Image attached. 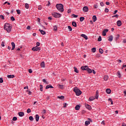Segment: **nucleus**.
Segmentation results:
<instances>
[{"label":"nucleus","mask_w":126,"mask_h":126,"mask_svg":"<svg viewBox=\"0 0 126 126\" xmlns=\"http://www.w3.org/2000/svg\"><path fill=\"white\" fill-rule=\"evenodd\" d=\"M53 28L55 31H57V30H58V27L57 26H54Z\"/></svg>","instance_id":"c9c22d12"},{"label":"nucleus","mask_w":126,"mask_h":126,"mask_svg":"<svg viewBox=\"0 0 126 126\" xmlns=\"http://www.w3.org/2000/svg\"><path fill=\"white\" fill-rule=\"evenodd\" d=\"M27 29L28 30H30V29H31V27H30V26H28L27 27Z\"/></svg>","instance_id":"5fc2aeb1"},{"label":"nucleus","mask_w":126,"mask_h":126,"mask_svg":"<svg viewBox=\"0 0 126 126\" xmlns=\"http://www.w3.org/2000/svg\"><path fill=\"white\" fill-rule=\"evenodd\" d=\"M29 119L30 121H34V118H33L32 116H30Z\"/></svg>","instance_id":"7c9ffc66"},{"label":"nucleus","mask_w":126,"mask_h":126,"mask_svg":"<svg viewBox=\"0 0 126 126\" xmlns=\"http://www.w3.org/2000/svg\"><path fill=\"white\" fill-rule=\"evenodd\" d=\"M85 18H84V17H81L80 18V21L81 22H82V21H83L84 20Z\"/></svg>","instance_id":"c756f323"},{"label":"nucleus","mask_w":126,"mask_h":126,"mask_svg":"<svg viewBox=\"0 0 126 126\" xmlns=\"http://www.w3.org/2000/svg\"><path fill=\"white\" fill-rule=\"evenodd\" d=\"M105 12H109V9L106 8L105 9Z\"/></svg>","instance_id":"864d4df0"},{"label":"nucleus","mask_w":126,"mask_h":126,"mask_svg":"<svg viewBox=\"0 0 126 126\" xmlns=\"http://www.w3.org/2000/svg\"><path fill=\"white\" fill-rule=\"evenodd\" d=\"M12 45V49L11 50L13 51V50H14L15 49V43H14L13 42L11 43Z\"/></svg>","instance_id":"9b49d317"},{"label":"nucleus","mask_w":126,"mask_h":126,"mask_svg":"<svg viewBox=\"0 0 126 126\" xmlns=\"http://www.w3.org/2000/svg\"><path fill=\"white\" fill-rule=\"evenodd\" d=\"M39 119H40V116H39V115L36 114L35 115V121H36V122H38L39 121Z\"/></svg>","instance_id":"ddd939ff"},{"label":"nucleus","mask_w":126,"mask_h":126,"mask_svg":"<svg viewBox=\"0 0 126 126\" xmlns=\"http://www.w3.org/2000/svg\"><path fill=\"white\" fill-rule=\"evenodd\" d=\"M40 50H41V49L38 46H35L32 48V50L33 51V52H37V51H40Z\"/></svg>","instance_id":"39448f33"},{"label":"nucleus","mask_w":126,"mask_h":126,"mask_svg":"<svg viewBox=\"0 0 126 126\" xmlns=\"http://www.w3.org/2000/svg\"><path fill=\"white\" fill-rule=\"evenodd\" d=\"M40 66L41 67H42V68H45V62H43L41 63L40 64Z\"/></svg>","instance_id":"a211bd4d"},{"label":"nucleus","mask_w":126,"mask_h":126,"mask_svg":"<svg viewBox=\"0 0 126 126\" xmlns=\"http://www.w3.org/2000/svg\"><path fill=\"white\" fill-rule=\"evenodd\" d=\"M117 74L118 76H119V78H121V73L120 72V71H118L117 73Z\"/></svg>","instance_id":"473e14b6"},{"label":"nucleus","mask_w":126,"mask_h":126,"mask_svg":"<svg viewBox=\"0 0 126 126\" xmlns=\"http://www.w3.org/2000/svg\"><path fill=\"white\" fill-rule=\"evenodd\" d=\"M85 107L88 110H91V106L89 105V104H85Z\"/></svg>","instance_id":"4468645a"},{"label":"nucleus","mask_w":126,"mask_h":126,"mask_svg":"<svg viewBox=\"0 0 126 126\" xmlns=\"http://www.w3.org/2000/svg\"><path fill=\"white\" fill-rule=\"evenodd\" d=\"M58 87L60 89H63L64 86L63 85L58 84Z\"/></svg>","instance_id":"4be33fe9"},{"label":"nucleus","mask_w":126,"mask_h":126,"mask_svg":"<svg viewBox=\"0 0 126 126\" xmlns=\"http://www.w3.org/2000/svg\"><path fill=\"white\" fill-rule=\"evenodd\" d=\"M39 87H40V91H43V85H40Z\"/></svg>","instance_id":"4c0bfd02"},{"label":"nucleus","mask_w":126,"mask_h":126,"mask_svg":"<svg viewBox=\"0 0 126 126\" xmlns=\"http://www.w3.org/2000/svg\"><path fill=\"white\" fill-rule=\"evenodd\" d=\"M100 4L101 6H104V3H103V2H101Z\"/></svg>","instance_id":"052dcab7"},{"label":"nucleus","mask_w":126,"mask_h":126,"mask_svg":"<svg viewBox=\"0 0 126 126\" xmlns=\"http://www.w3.org/2000/svg\"><path fill=\"white\" fill-rule=\"evenodd\" d=\"M93 20L94 22H95L97 20V17L95 15L93 16Z\"/></svg>","instance_id":"6ab92c4d"},{"label":"nucleus","mask_w":126,"mask_h":126,"mask_svg":"<svg viewBox=\"0 0 126 126\" xmlns=\"http://www.w3.org/2000/svg\"><path fill=\"white\" fill-rule=\"evenodd\" d=\"M81 68L82 70H87V69H88V66H82Z\"/></svg>","instance_id":"0eeeda50"},{"label":"nucleus","mask_w":126,"mask_h":126,"mask_svg":"<svg viewBox=\"0 0 126 126\" xmlns=\"http://www.w3.org/2000/svg\"><path fill=\"white\" fill-rule=\"evenodd\" d=\"M87 71H88V73H92V69L88 68V69H87Z\"/></svg>","instance_id":"a878e982"},{"label":"nucleus","mask_w":126,"mask_h":126,"mask_svg":"<svg viewBox=\"0 0 126 126\" xmlns=\"http://www.w3.org/2000/svg\"><path fill=\"white\" fill-rule=\"evenodd\" d=\"M73 92H75L76 96H80L82 94V92L80 91L77 87L73 88Z\"/></svg>","instance_id":"7ed1b4c3"},{"label":"nucleus","mask_w":126,"mask_h":126,"mask_svg":"<svg viewBox=\"0 0 126 126\" xmlns=\"http://www.w3.org/2000/svg\"><path fill=\"white\" fill-rule=\"evenodd\" d=\"M50 85H47L45 87V89H49V88H50Z\"/></svg>","instance_id":"a18cd8bd"},{"label":"nucleus","mask_w":126,"mask_h":126,"mask_svg":"<svg viewBox=\"0 0 126 126\" xmlns=\"http://www.w3.org/2000/svg\"><path fill=\"white\" fill-rule=\"evenodd\" d=\"M103 79H104L105 81H107V80H108V79H109V76H108V75H107L104 76V77H103Z\"/></svg>","instance_id":"f3484780"},{"label":"nucleus","mask_w":126,"mask_h":126,"mask_svg":"<svg viewBox=\"0 0 126 126\" xmlns=\"http://www.w3.org/2000/svg\"><path fill=\"white\" fill-rule=\"evenodd\" d=\"M27 113H28V114H29V113H31V109L30 108L28 109Z\"/></svg>","instance_id":"a19ab883"},{"label":"nucleus","mask_w":126,"mask_h":126,"mask_svg":"<svg viewBox=\"0 0 126 126\" xmlns=\"http://www.w3.org/2000/svg\"><path fill=\"white\" fill-rule=\"evenodd\" d=\"M58 98L63 100V99H64V96H63V95H62L61 96H58Z\"/></svg>","instance_id":"c85d7f7f"},{"label":"nucleus","mask_w":126,"mask_h":126,"mask_svg":"<svg viewBox=\"0 0 126 126\" xmlns=\"http://www.w3.org/2000/svg\"><path fill=\"white\" fill-rule=\"evenodd\" d=\"M63 108H65V107H66V103H65L63 104Z\"/></svg>","instance_id":"69168bd1"},{"label":"nucleus","mask_w":126,"mask_h":126,"mask_svg":"<svg viewBox=\"0 0 126 126\" xmlns=\"http://www.w3.org/2000/svg\"><path fill=\"white\" fill-rule=\"evenodd\" d=\"M106 91L107 94H111V89H107Z\"/></svg>","instance_id":"5701e85b"},{"label":"nucleus","mask_w":126,"mask_h":126,"mask_svg":"<svg viewBox=\"0 0 126 126\" xmlns=\"http://www.w3.org/2000/svg\"><path fill=\"white\" fill-rule=\"evenodd\" d=\"M108 31H109V30L108 29L104 30L102 32V36H106V34L107 32H108Z\"/></svg>","instance_id":"6e6552de"},{"label":"nucleus","mask_w":126,"mask_h":126,"mask_svg":"<svg viewBox=\"0 0 126 126\" xmlns=\"http://www.w3.org/2000/svg\"><path fill=\"white\" fill-rule=\"evenodd\" d=\"M106 4L107 5H110V2H109V1L106 2Z\"/></svg>","instance_id":"e2e57ef3"},{"label":"nucleus","mask_w":126,"mask_h":126,"mask_svg":"<svg viewBox=\"0 0 126 126\" xmlns=\"http://www.w3.org/2000/svg\"><path fill=\"white\" fill-rule=\"evenodd\" d=\"M117 12H118V10H116L115 11H114V14H116V13H117Z\"/></svg>","instance_id":"774afa93"},{"label":"nucleus","mask_w":126,"mask_h":126,"mask_svg":"<svg viewBox=\"0 0 126 126\" xmlns=\"http://www.w3.org/2000/svg\"><path fill=\"white\" fill-rule=\"evenodd\" d=\"M1 46L2 47H4V42L2 41L1 42Z\"/></svg>","instance_id":"13d9d810"},{"label":"nucleus","mask_w":126,"mask_h":126,"mask_svg":"<svg viewBox=\"0 0 126 126\" xmlns=\"http://www.w3.org/2000/svg\"><path fill=\"white\" fill-rule=\"evenodd\" d=\"M123 43H126V39H123Z\"/></svg>","instance_id":"338daca9"},{"label":"nucleus","mask_w":126,"mask_h":126,"mask_svg":"<svg viewBox=\"0 0 126 126\" xmlns=\"http://www.w3.org/2000/svg\"><path fill=\"white\" fill-rule=\"evenodd\" d=\"M12 27L11 26H10V24L8 23H5L4 25V29L8 32V33L10 32V31H11Z\"/></svg>","instance_id":"f257e3e1"},{"label":"nucleus","mask_w":126,"mask_h":126,"mask_svg":"<svg viewBox=\"0 0 126 126\" xmlns=\"http://www.w3.org/2000/svg\"><path fill=\"white\" fill-rule=\"evenodd\" d=\"M13 121H17V117H14L13 118Z\"/></svg>","instance_id":"09e8293b"},{"label":"nucleus","mask_w":126,"mask_h":126,"mask_svg":"<svg viewBox=\"0 0 126 126\" xmlns=\"http://www.w3.org/2000/svg\"><path fill=\"white\" fill-rule=\"evenodd\" d=\"M89 10V9L88 8V7L85 6L83 8V11L84 12H88V11Z\"/></svg>","instance_id":"423d86ee"},{"label":"nucleus","mask_w":126,"mask_h":126,"mask_svg":"<svg viewBox=\"0 0 126 126\" xmlns=\"http://www.w3.org/2000/svg\"><path fill=\"white\" fill-rule=\"evenodd\" d=\"M0 18H1V19H2L3 20H4V16H3V15H0Z\"/></svg>","instance_id":"de8ad7c7"},{"label":"nucleus","mask_w":126,"mask_h":126,"mask_svg":"<svg viewBox=\"0 0 126 126\" xmlns=\"http://www.w3.org/2000/svg\"><path fill=\"white\" fill-rule=\"evenodd\" d=\"M72 26H73L74 27H76V26H77V24H76V22H72Z\"/></svg>","instance_id":"bb28decb"},{"label":"nucleus","mask_w":126,"mask_h":126,"mask_svg":"<svg viewBox=\"0 0 126 126\" xmlns=\"http://www.w3.org/2000/svg\"><path fill=\"white\" fill-rule=\"evenodd\" d=\"M97 41L99 42H100V41H102V37H101V36H99L98 38Z\"/></svg>","instance_id":"ea45409f"},{"label":"nucleus","mask_w":126,"mask_h":126,"mask_svg":"<svg viewBox=\"0 0 126 126\" xmlns=\"http://www.w3.org/2000/svg\"><path fill=\"white\" fill-rule=\"evenodd\" d=\"M29 72L30 73H32L33 72V70H32V69H29Z\"/></svg>","instance_id":"8fccbe9b"},{"label":"nucleus","mask_w":126,"mask_h":126,"mask_svg":"<svg viewBox=\"0 0 126 126\" xmlns=\"http://www.w3.org/2000/svg\"><path fill=\"white\" fill-rule=\"evenodd\" d=\"M124 67H126V64L123 65V66L122 67V69H124Z\"/></svg>","instance_id":"0e129e2a"},{"label":"nucleus","mask_w":126,"mask_h":126,"mask_svg":"<svg viewBox=\"0 0 126 126\" xmlns=\"http://www.w3.org/2000/svg\"><path fill=\"white\" fill-rule=\"evenodd\" d=\"M72 16H73V17H74V18H77V17H78V15H77L73 14Z\"/></svg>","instance_id":"79ce46f5"},{"label":"nucleus","mask_w":126,"mask_h":126,"mask_svg":"<svg viewBox=\"0 0 126 126\" xmlns=\"http://www.w3.org/2000/svg\"><path fill=\"white\" fill-rule=\"evenodd\" d=\"M39 46H40V42H36V46L39 47Z\"/></svg>","instance_id":"6e6d98bb"},{"label":"nucleus","mask_w":126,"mask_h":126,"mask_svg":"<svg viewBox=\"0 0 126 126\" xmlns=\"http://www.w3.org/2000/svg\"><path fill=\"white\" fill-rule=\"evenodd\" d=\"M75 109L76 111H78V110H79V109H80V106H79V105H76Z\"/></svg>","instance_id":"aec40b11"},{"label":"nucleus","mask_w":126,"mask_h":126,"mask_svg":"<svg viewBox=\"0 0 126 126\" xmlns=\"http://www.w3.org/2000/svg\"><path fill=\"white\" fill-rule=\"evenodd\" d=\"M27 92H29L28 93V94L29 95H31V93H32L31 91H27Z\"/></svg>","instance_id":"4d7b16f0"},{"label":"nucleus","mask_w":126,"mask_h":126,"mask_svg":"<svg viewBox=\"0 0 126 126\" xmlns=\"http://www.w3.org/2000/svg\"><path fill=\"white\" fill-rule=\"evenodd\" d=\"M56 7L60 12H63V4H57Z\"/></svg>","instance_id":"f03ea898"},{"label":"nucleus","mask_w":126,"mask_h":126,"mask_svg":"<svg viewBox=\"0 0 126 126\" xmlns=\"http://www.w3.org/2000/svg\"><path fill=\"white\" fill-rule=\"evenodd\" d=\"M99 51L100 54H103V53H104V51L101 48H99Z\"/></svg>","instance_id":"2f4dec72"},{"label":"nucleus","mask_w":126,"mask_h":126,"mask_svg":"<svg viewBox=\"0 0 126 126\" xmlns=\"http://www.w3.org/2000/svg\"><path fill=\"white\" fill-rule=\"evenodd\" d=\"M68 29L69 30V31L70 32V31H72V28H71V27L70 26H68Z\"/></svg>","instance_id":"58836bf2"},{"label":"nucleus","mask_w":126,"mask_h":126,"mask_svg":"<svg viewBox=\"0 0 126 126\" xmlns=\"http://www.w3.org/2000/svg\"><path fill=\"white\" fill-rule=\"evenodd\" d=\"M92 51L93 52V53H95V52H96V48L94 47L92 49Z\"/></svg>","instance_id":"f704fd0d"},{"label":"nucleus","mask_w":126,"mask_h":126,"mask_svg":"<svg viewBox=\"0 0 126 126\" xmlns=\"http://www.w3.org/2000/svg\"><path fill=\"white\" fill-rule=\"evenodd\" d=\"M88 125H90V122L89 121H86L85 122V125L88 126Z\"/></svg>","instance_id":"e433bc0d"},{"label":"nucleus","mask_w":126,"mask_h":126,"mask_svg":"<svg viewBox=\"0 0 126 126\" xmlns=\"http://www.w3.org/2000/svg\"><path fill=\"white\" fill-rule=\"evenodd\" d=\"M81 37H83V38H84V39H85V40H88V37H87V35L84 34H82L81 35Z\"/></svg>","instance_id":"9d476101"},{"label":"nucleus","mask_w":126,"mask_h":126,"mask_svg":"<svg viewBox=\"0 0 126 126\" xmlns=\"http://www.w3.org/2000/svg\"><path fill=\"white\" fill-rule=\"evenodd\" d=\"M113 39H114V37H113V35H110L108 37V40L109 42H112V41H113Z\"/></svg>","instance_id":"1a4fd4ad"},{"label":"nucleus","mask_w":126,"mask_h":126,"mask_svg":"<svg viewBox=\"0 0 126 126\" xmlns=\"http://www.w3.org/2000/svg\"><path fill=\"white\" fill-rule=\"evenodd\" d=\"M2 82H3V79L2 77L0 78V83H2Z\"/></svg>","instance_id":"37998d69"},{"label":"nucleus","mask_w":126,"mask_h":126,"mask_svg":"<svg viewBox=\"0 0 126 126\" xmlns=\"http://www.w3.org/2000/svg\"><path fill=\"white\" fill-rule=\"evenodd\" d=\"M98 97H99V93L98 92V91H96V94H95V99H98Z\"/></svg>","instance_id":"412c9836"},{"label":"nucleus","mask_w":126,"mask_h":126,"mask_svg":"<svg viewBox=\"0 0 126 126\" xmlns=\"http://www.w3.org/2000/svg\"><path fill=\"white\" fill-rule=\"evenodd\" d=\"M7 77L8 78H13L14 77V75H8Z\"/></svg>","instance_id":"b1692460"},{"label":"nucleus","mask_w":126,"mask_h":126,"mask_svg":"<svg viewBox=\"0 0 126 126\" xmlns=\"http://www.w3.org/2000/svg\"><path fill=\"white\" fill-rule=\"evenodd\" d=\"M95 97H94V96H92V97H90V98H89V101H94V100H95Z\"/></svg>","instance_id":"393cba45"},{"label":"nucleus","mask_w":126,"mask_h":126,"mask_svg":"<svg viewBox=\"0 0 126 126\" xmlns=\"http://www.w3.org/2000/svg\"><path fill=\"white\" fill-rule=\"evenodd\" d=\"M74 69L75 72H76V73H78V72H79V71H78V69L76 67H74Z\"/></svg>","instance_id":"cd10ccee"},{"label":"nucleus","mask_w":126,"mask_h":126,"mask_svg":"<svg viewBox=\"0 0 126 126\" xmlns=\"http://www.w3.org/2000/svg\"><path fill=\"white\" fill-rule=\"evenodd\" d=\"M71 12V10L70 9H69L67 11L68 13H70Z\"/></svg>","instance_id":"680f3d73"},{"label":"nucleus","mask_w":126,"mask_h":126,"mask_svg":"<svg viewBox=\"0 0 126 126\" xmlns=\"http://www.w3.org/2000/svg\"><path fill=\"white\" fill-rule=\"evenodd\" d=\"M19 117H23L24 116V112H20L18 113Z\"/></svg>","instance_id":"dca6fc26"},{"label":"nucleus","mask_w":126,"mask_h":126,"mask_svg":"<svg viewBox=\"0 0 126 126\" xmlns=\"http://www.w3.org/2000/svg\"><path fill=\"white\" fill-rule=\"evenodd\" d=\"M52 15L55 18H60V17L62 16V15H61V14L56 12H52Z\"/></svg>","instance_id":"20e7f679"},{"label":"nucleus","mask_w":126,"mask_h":126,"mask_svg":"<svg viewBox=\"0 0 126 126\" xmlns=\"http://www.w3.org/2000/svg\"><path fill=\"white\" fill-rule=\"evenodd\" d=\"M16 12L18 14H20L21 13L20 10H16Z\"/></svg>","instance_id":"3c124183"},{"label":"nucleus","mask_w":126,"mask_h":126,"mask_svg":"<svg viewBox=\"0 0 126 126\" xmlns=\"http://www.w3.org/2000/svg\"><path fill=\"white\" fill-rule=\"evenodd\" d=\"M112 17L113 18L116 17V18H118L119 17V15H118V14L115 15L114 16H112Z\"/></svg>","instance_id":"c03bdc74"},{"label":"nucleus","mask_w":126,"mask_h":126,"mask_svg":"<svg viewBox=\"0 0 126 126\" xmlns=\"http://www.w3.org/2000/svg\"><path fill=\"white\" fill-rule=\"evenodd\" d=\"M117 26L120 27V26H122V21H118L117 22Z\"/></svg>","instance_id":"f8f14e48"},{"label":"nucleus","mask_w":126,"mask_h":126,"mask_svg":"<svg viewBox=\"0 0 126 126\" xmlns=\"http://www.w3.org/2000/svg\"><path fill=\"white\" fill-rule=\"evenodd\" d=\"M94 8H98V5H97V4H94Z\"/></svg>","instance_id":"603ef678"},{"label":"nucleus","mask_w":126,"mask_h":126,"mask_svg":"<svg viewBox=\"0 0 126 126\" xmlns=\"http://www.w3.org/2000/svg\"><path fill=\"white\" fill-rule=\"evenodd\" d=\"M11 20L12 21H14V20H15V19L14 18V17L12 16V17H11Z\"/></svg>","instance_id":"49530a36"},{"label":"nucleus","mask_w":126,"mask_h":126,"mask_svg":"<svg viewBox=\"0 0 126 126\" xmlns=\"http://www.w3.org/2000/svg\"><path fill=\"white\" fill-rule=\"evenodd\" d=\"M25 7L27 8V9H28L29 8V4L28 3H26L25 4Z\"/></svg>","instance_id":"72a5a7b5"},{"label":"nucleus","mask_w":126,"mask_h":126,"mask_svg":"<svg viewBox=\"0 0 126 126\" xmlns=\"http://www.w3.org/2000/svg\"><path fill=\"white\" fill-rule=\"evenodd\" d=\"M43 82H44V83H46L47 84V81L46 80V79H43L42 80Z\"/></svg>","instance_id":"bf43d9fd"},{"label":"nucleus","mask_w":126,"mask_h":126,"mask_svg":"<svg viewBox=\"0 0 126 126\" xmlns=\"http://www.w3.org/2000/svg\"><path fill=\"white\" fill-rule=\"evenodd\" d=\"M38 31H39V32H40V33L42 34V35H45L46 34V32L42 30H39Z\"/></svg>","instance_id":"2eb2a0df"}]
</instances>
